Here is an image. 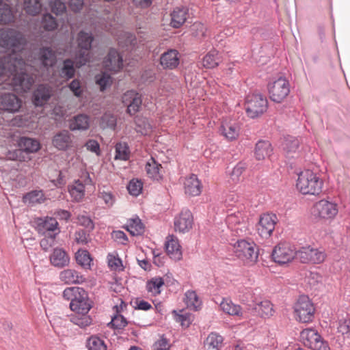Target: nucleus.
I'll list each match as a JSON object with an SVG mask.
<instances>
[{
    "instance_id": "obj_1",
    "label": "nucleus",
    "mask_w": 350,
    "mask_h": 350,
    "mask_svg": "<svg viewBox=\"0 0 350 350\" xmlns=\"http://www.w3.org/2000/svg\"><path fill=\"white\" fill-rule=\"evenodd\" d=\"M0 45L5 50L1 57L0 77L8 72L12 77V85L21 88L22 34L13 29H1Z\"/></svg>"
},
{
    "instance_id": "obj_2",
    "label": "nucleus",
    "mask_w": 350,
    "mask_h": 350,
    "mask_svg": "<svg viewBox=\"0 0 350 350\" xmlns=\"http://www.w3.org/2000/svg\"><path fill=\"white\" fill-rule=\"evenodd\" d=\"M63 297L70 301V308L75 313L89 312L92 307V302L88 297L87 292L81 287H68L63 291Z\"/></svg>"
},
{
    "instance_id": "obj_3",
    "label": "nucleus",
    "mask_w": 350,
    "mask_h": 350,
    "mask_svg": "<svg viewBox=\"0 0 350 350\" xmlns=\"http://www.w3.org/2000/svg\"><path fill=\"white\" fill-rule=\"evenodd\" d=\"M323 185V180L311 170H304L298 174L296 187L304 195H319Z\"/></svg>"
},
{
    "instance_id": "obj_4",
    "label": "nucleus",
    "mask_w": 350,
    "mask_h": 350,
    "mask_svg": "<svg viewBox=\"0 0 350 350\" xmlns=\"http://www.w3.org/2000/svg\"><path fill=\"white\" fill-rule=\"evenodd\" d=\"M94 38L92 33L83 30L78 33L77 38V48L75 52V61L77 67L85 66L90 62L91 55L90 51L92 49Z\"/></svg>"
},
{
    "instance_id": "obj_5",
    "label": "nucleus",
    "mask_w": 350,
    "mask_h": 350,
    "mask_svg": "<svg viewBox=\"0 0 350 350\" xmlns=\"http://www.w3.org/2000/svg\"><path fill=\"white\" fill-rule=\"evenodd\" d=\"M293 309L295 318L300 323H310L314 319L315 308L312 301L306 295L299 297Z\"/></svg>"
},
{
    "instance_id": "obj_6",
    "label": "nucleus",
    "mask_w": 350,
    "mask_h": 350,
    "mask_svg": "<svg viewBox=\"0 0 350 350\" xmlns=\"http://www.w3.org/2000/svg\"><path fill=\"white\" fill-rule=\"evenodd\" d=\"M268 100L261 94H249L245 98V109L248 117L256 118L267 111Z\"/></svg>"
},
{
    "instance_id": "obj_7",
    "label": "nucleus",
    "mask_w": 350,
    "mask_h": 350,
    "mask_svg": "<svg viewBox=\"0 0 350 350\" xmlns=\"http://www.w3.org/2000/svg\"><path fill=\"white\" fill-rule=\"evenodd\" d=\"M267 88L270 99L278 103L282 102L290 92L289 82L283 77L269 82Z\"/></svg>"
},
{
    "instance_id": "obj_8",
    "label": "nucleus",
    "mask_w": 350,
    "mask_h": 350,
    "mask_svg": "<svg viewBox=\"0 0 350 350\" xmlns=\"http://www.w3.org/2000/svg\"><path fill=\"white\" fill-rule=\"evenodd\" d=\"M234 252L242 260H250L252 262H256L258 256V247L256 243L253 241L249 242L245 239L237 241L234 245Z\"/></svg>"
},
{
    "instance_id": "obj_9",
    "label": "nucleus",
    "mask_w": 350,
    "mask_h": 350,
    "mask_svg": "<svg viewBox=\"0 0 350 350\" xmlns=\"http://www.w3.org/2000/svg\"><path fill=\"white\" fill-rule=\"evenodd\" d=\"M295 256V249L285 243H278L271 252L272 259L278 265H285L291 262Z\"/></svg>"
},
{
    "instance_id": "obj_10",
    "label": "nucleus",
    "mask_w": 350,
    "mask_h": 350,
    "mask_svg": "<svg viewBox=\"0 0 350 350\" xmlns=\"http://www.w3.org/2000/svg\"><path fill=\"white\" fill-rule=\"evenodd\" d=\"M338 213V204L325 199L316 202L313 206L314 215L321 219H334Z\"/></svg>"
},
{
    "instance_id": "obj_11",
    "label": "nucleus",
    "mask_w": 350,
    "mask_h": 350,
    "mask_svg": "<svg viewBox=\"0 0 350 350\" xmlns=\"http://www.w3.org/2000/svg\"><path fill=\"white\" fill-rule=\"evenodd\" d=\"M122 102L126 107V113L133 116L142 109V96L134 90H127L122 96Z\"/></svg>"
},
{
    "instance_id": "obj_12",
    "label": "nucleus",
    "mask_w": 350,
    "mask_h": 350,
    "mask_svg": "<svg viewBox=\"0 0 350 350\" xmlns=\"http://www.w3.org/2000/svg\"><path fill=\"white\" fill-rule=\"evenodd\" d=\"M278 221V217L274 213H267L261 215L256 226L258 234L264 239L270 237Z\"/></svg>"
},
{
    "instance_id": "obj_13",
    "label": "nucleus",
    "mask_w": 350,
    "mask_h": 350,
    "mask_svg": "<svg viewBox=\"0 0 350 350\" xmlns=\"http://www.w3.org/2000/svg\"><path fill=\"white\" fill-rule=\"evenodd\" d=\"M35 228L40 234H53L60 232L59 224L56 219L52 217H37L34 220Z\"/></svg>"
},
{
    "instance_id": "obj_14",
    "label": "nucleus",
    "mask_w": 350,
    "mask_h": 350,
    "mask_svg": "<svg viewBox=\"0 0 350 350\" xmlns=\"http://www.w3.org/2000/svg\"><path fill=\"white\" fill-rule=\"evenodd\" d=\"M174 224L176 232L183 234L188 232L192 228L193 224V217L191 212L187 208L183 209L175 217Z\"/></svg>"
},
{
    "instance_id": "obj_15",
    "label": "nucleus",
    "mask_w": 350,
    "mask_h": 350,
    "mask_svg": "<svg viewBox=\"0 0 350 350\" xmlns=\"http://www.w3.org/2000/svg\"><path fill=\"white\" fill-rule=\"evenodd\" d=\"M247 310L253 315H258L262 318L267 319L272 317L275 312L273 306L269 300H264L259 303L252 301L248 304Z\"/></svg>"
},
{
    "instance_id": "obj_16",
    "label": "nucleus",
    "mask_w": 350,
    "mask_h": 350,
    "mask_svg": "<svg viewBox=\"0 0 350 350\" xmlns=\"http://www.w3.org/2000/svg\"><path fill=\"white\" fill-rule=\"evenodd\" d=\"M103 64L106 70L117 72L123 67L122 56L120 55L116 49L111 48L105 58Z\"/></svg>"
},
{
    "instance_id": "obj_17",
    "label": "nucleus",
    "mask_w": 350,
    "mask_h": 350,
    "mask_svg": "<svg viewBox=\"0 0 350 350\" xmlns=\"http://www.w3.org/2000/svg\"><path fill=\"white\" fill-rule=\"evenodd\" d=\"M9 142L12 143V144H10V148L5 154L7 159L21 161L22 136L21 133L18 132L14 133Z\"/></svg>"
},
{
    "instance_id": "obj_18",
    "label": "nucleus",
    "mask_w": 350,
    "mask_h": 350,
    "mask_svg": "<svg viewBox=\"0 0 350 350\" xmlns=\"http://www.w3.org/2000/svg\"><path fill=\"white\" fill-rule=\"evenodd\" d=\"M72 137L68 130H62L54 135L52 144L57 150L66 151L72 146Z\"/></svg>"
},
{
    "instance_id": "obj_19",
    "label": "nucleus",
    "mask_w": 350,
    "mask_h": 350,
    "mask_svg": "<svg viewBox=\"0 0 350 350\" xmlns=\"http://www.w3.org/2000/svg\"><path fill=\"white\" fill-rule=\"evenodd\" d=\"M179 63V52L176 49H168L160 57V64L163 69L174 70Z\"/></svg>"
},
{
    "instance_id": "obj_20",
    "label": "nucleus",
    "mask_w": 350,
    "mask_h": 350,
    "mask_svg": "<svg viewBox=\"0 0 350 350\" xmlns=\"http://www.w3.org/2000/svg\"><path fill=\"white\" fill-rule=\"evenodd\" d=\"M189 8L185 5L175 7L170 14V25L173 28H180L187 21L189 15Z\"/></svg>"
},
{
    "instance_id": "obj_21",
    "label": "nucleus",
    "mask_w": 350,
    "mask_h": 350,
    "mask_svg": "<svg viewBox=\"0 0 350 350\" xmlns=\"http://www.w3.org/2000/svg\"><path fill=\"white\" fill-rule=\"evenodd\" d=\"M21 107V101L13 94H3L0 96V109L15 112Z\"/></svg>"
},
{
    "instance_id": "obj_22",
    "label": "nucleus",
    "mask_w": 350,
    "mask_h": 350,
    "mask_svg": "<svg viewBox=\"0 0 350 350\" xmlns=\"http://www.w3.org/2000/svg\"><path fill=\"white\" fill-rule=\"evenodd\" d=\"M50 98L49 88L44 84H40L33 92L32 102L36 107H42Z\"/></svg>"
},
{
    "instance_id": "obj_23",
    "label": "nucleus",
    "mask_w": 350,
    "mask_h": 350,
    "mask_svg": "<svg viewBox=\"0 0 350 350\" xmlns=\"http://www.w3.org/2000/svg\"><path fill=\"white\" fill-rule=\"evenodd\" d=\"M50 262L55 267L63 268L68 265L70 257L65 250L57 247L50 256Z\"/></svg>"
},
{
    "instance_id": "obj_24",
    "label": "nucleus",
    "mask_w": 350,
    "mask_h": 350,
    "mask_svg": "<svg viewBox=\"0 0 350 350\" xmlns=\"http://www.w3.org/2000/svg\"><path fill=\"white\" fill-rule=\"evenodd\" d=\"M184 186L186 194L197 196L201 193L202 185L196 174H192L187 178L185 180Z\"/></svg>"
},
{
    "instance_id": "obj_25",
    "label": "nucleus",
    "mask_w": 350,
    "mask_h": 350,
    "mask_svg": "<svg viewBox=\"0 0 350 350\" xmlns=\"http://www.w3.org/2000/svg\"><path fill=\"white\" fill-rule=\"evenodd\" d=\"M239 126L235 122H222L219 129L221 134L228 141L236 139L239 135Z\"/></svg>"
},
{
    "instance_id": "obj_26",
    "label": "nucleus",
    "mask_w": 350,
    "mask_h": 350,
    "mask_svg": "<svg viewBox=\"0 0 350 350\" xmlns=\"http://www.w3.org/2000/svg\"><path fill=\"white\" fill-rule=\"evenodd\" d=\"M90 117L84 113H80L75 116L70 120L69 129L72 131H86L90 127Z\"/></svg>"
},
{
    "instance_id": "obj_27",
    "label": "nucleus",
    "mask_w": 350,
    "mask_h": 350,
    "mask_svg": "<svg viewBox=\"0 0 350 350\" xmlns=\"http://www.w3.org/2000/svg\"><path fill=\"white\" fill-rule=\"evenodd\" d=\"M0 171L2 178L5 183H9L12 186L16 188H21L22 175L17 169L12 167L9 172H7L8 170L3 168V170Z\"/></svg>"
},
{
    "instance_id": "obj_28",
    "label": "nucleus",
    "mask_w": 350,
    "mask_h": 350,
    "mask_svg": "<svg viewBox=\"0 0 350 350\" xmlns=\"http://www.w3.org/2000/svg\"><path fill=\"white\" fill-rule=\"evenodd\" d=\"M165 243V250L170 257L175 260H179L182 258L181 246L178 241L173 235L170 236Z\"/></svg>"
},
{
    "instance_id": "obj_29",
    "label": "nucleus",
    "mask_w": 350,
    "mask_h": 350,
    "mask_svg": "<svg viewBox=\"0 0 350 350\" xmlns=\"http://www.w3.org/2000/svg\"><path fill=\"white\" fill-rule=\"evenodd\" d=\"M59 279L66 284H81L84 277L75 269H68L60 272Z\"/></svg>"
},
{
    "instance_id": "obj_30",
    "label": "nucleus",
    "mask_w": 350,
    "mask_h": 350,
    "mask_svg": "<svg viewBox=\"0 0 350 350\" xmlns=\"http://www.w3.org/2000/svg\"><path fill=\"white\" fill-rule=\"evenodd\" d=\"M46 197L42 190H33L23 195V203L29 206H35L44 203Z\"/></svg>"
},
{
    "instance_id": "obj_31",
    "label": "nucleus",
    "mask_w": 350,
    "mask_h": 350,
    "mask_svg": "<svg viewBox=\"0 0 350 350\" xmlns=\"http://www.w3.org/2000/svg\"><path fill=\"white\" fill-rule=\"evenodd\" d=\"M68 192L72 200L77 202H81L85 196V187L80 180H75L68 187Z\"/></svg>"
},
{
    "instance_id": "obj_32",
    "label": "nucleus",
    "mask_w": 350,
    "mask_h": 350,
    "mask_svg": "<svg viewBox=\"0 0 350 350\" xmlns=\"http://www.w3.org/2000/svg\"><path fill=\"white\" fill-rule=\"evenodd\" d=\"M273 151L271 144L267 140H259L255 147V157L258 160L265 159L269 157Z\"/></svg>"
},
{
    "instance_id": "obj_33",
    "label": "nucleus",
    "mask_w": 350,
    "mask_h": 350,
    "mask_svg": "<svg viewBox=\"0 0 350 350\" xmlns=\"http://www.w3.org/2000/svg\"><path fill=\"white\" fill-rule=\"evenodd\" d=\"M161 165L157 162L152 157L146 162L145 169L149 178L154 180L162 179V175L160 173Z\"/></svg>"
},
{
    "instance_id": "obj_34",
    "label": "nucleus",
    "mask_w": 350,
    "mask_h": 350,
    "mask_svg": "<svg viewBox=\"0 0 350 350\" xmlns=\"http://www.w3.org/2000/svg\"><path fill=\"white\" fill-rule=\"evenodd\" d=\"M321 335L318 331L314 328H306L300 333V337L305 346L311 347L312 345L319 339H321Z\"/></svg>"
},
{
    "instance_id": "obj_35",
    "label": "nucleus",
    "mask_w": 350,
    "mask_h": 350,
    "mask_svg": "<svg viewBox=\"0 0 350 350\" xmlns=\"http://www.w3.org/2000/svg\"><path fill=\"white\" fill-rule=\"evenodd\" d=\"M39 59L46 68L53 66L55 63V55L50 47H42L39 51Z\"/></svg>"
},
{
    "instance_id": "obj_36",
    "label": "nucleus",
    "mask_w": 350,
    "mask_h": 350,
    "mask_svg": "<svg viewBox=\"0 0 350 350\" xmlns=\"http://www.w3.org/2000/svg\"><path fill=\"white\" fill-rule=\"evenodd\" d=\"M220 308L225 313L231 316H242V308L234 304L231 300L224 299L220 304Z\"/></svg>"
},
{
    "instance_id": "obj_37",
    "label": "nucleus",
    "mask_w": 350,
    "mask_h": 350,
    "mask_svg": "<svg viewBox=\"0 0 350 350\" xmlns=\"http://www.w3.org/2000/svg\"><path fill=\"white\" fill-rule=\"evenodd\" d=\"M125 228L133 236L141 235L144 232V224L138 217L130 219Z\"/></svg>"
},
{
    "instance_id": "obj_38",
    "label": "nucleus",
    "mask_w": 350,
    "mask_h": 350,
    "mask_svg": "<svg viewBox=\"0 0 350 350\" xmlns=\"http://www.w3.org/2000/svg\"><path fill=\"white\" fill-rule=\"evenodd\" d=\"M77 263L85 269H90L92 258L87 250L79 249L75 254Z\"/></svg>"
},
{
    "instance_id": "obj_39",
    "label": "nucleus",
    "mask_w": 350,
    "mask_h": 350,
    "mask_svg": "<svg viewBox=\"0 0 350 350\" xmlns=\"http://www.w3.org/2000/svg\"><path fill=\"white\" fill-rule=\"evenodd\" d=\"M89 312H77L70 317V321L81 328H85L92 324V319Z\"/></svg>"
},
{
    "instance_id": "obj_40",
    "label": "nucleus",
    "mask_w": 350,
    "mask_h": 350,
    "mask_svg": "<svg viewBox=\"0 0 350 350\" xmlns=\"http://www.w3.org/2000/svg\"><path fill=\"white\" fill-rule=\"evenodd\" d=\"M282 146L284 152L288 156L291 153L296 152L299 146V141L295 137L288 135L284 137Z\"/></svg>"
},
{
    "instance_id": "obj_41",
    "label": "nucleus",
    "mask_w": 350,
    "mask_h": 350,
    "mask_svg": "<svg viewBox=\"0 0 350 350\" xmlns=\"http://www.w3.org/2000/svg\"><path fill=\"white\" fill-rule=\"evenodd\" d=\"M14 18L10 6L4 0H0V23H10L14 21Z\"/></svg>"
},
{
    "instance_id": "obj_42",
    "label": "nucleus",
    "mask_w": 350,
    "mask_h": 350,
    "mask_svg": "<svg viewBox=\"0 0 350 350\" xmlns=\"http://www.w3.org/2000/svg\"><path fill=\"white\" fill-rule=\"evenodd\" d=\"M129 146L126 142H118L115 146V160L127 161L130 157Z\"/></svg>"
},
{
    "instance_id": "obj_43",
    "label": "nucleus",
    "mask_w": 350,
    "mask_h": 350,
    "mask_svg": "<svg viewBox=\"0 0 350 350\" xmlns=\"http://www.w3.org/2000/svg\"><path fill=\"white\" fill-rule=\"evenodd\" d=\"M219 63L218 51L215 49L210 51L202 59L203 66L209 69L216 67Z\"/></svg>"
},
{
    "instance_id": "obj_44",
    "label": "nucleus",
    "mask_w": 350,
    "mask_h": 350,
    "mask_svg": "<svg viewBox=\"0 0 350 350\" xmlns=\"http://www.w3.org/2000/svg\"><path fill=\"white\" fill-rule=\"evenodd\" d=\"M42 9L40 0H23V10L31 16L39 14Z\"/></svg>"
},
{
    "instance_id": "obj_45",
    "label": "nucleus",
    "mask_w": 350,
    "mask_h": 350,
    "mask_svg": "<svg viewBox=\"0 0 350 350\" xmlns=\"http://www.w3.org/2000/svg\"><path fill=\"white\" fill-rule=\"evenodd\" d=\"M100 125L103 129L115 130L117 125V118L114 114L106 112L101 116Z\"/></svg>"
},
{
    "instance_id": "obj_46",
    "label": "nucleus",
    "mask_w": 350,
    "mask_h": 350,
    "mask_svg": "<svg viewBox=\"0 0 350 350\" xmlns=\"http://www.w3.org/2000/svg\"><path fill=\"white\" fill-rule=\"evenodd\" d=\"M191 35L198 41L202 40L206 36V28L200 22H195L190 27Z\"/></svg>"
},
{
    "instance_id": "obj_47",
    "label": "nucleus",
    "mask_w": 350,
    "mask_h": 350,
    "mask_svg": "<svg viewBox=\"0 0 350 350\" xmlns=\"http://www.w3.org/2000/svg\"><path fill=\"white\" fill-rule=\"evenodd\" d=\"M222 342L223 337L221 336L217 333L212 332L206 338L204 345L208 349H215L216 350H219V347L221 346Z\"/></svg>"
},
{
    "instance_id": "obj_48",
    "label": "nucleus",
    "mask_w": 350,
    "mask_h": 350,
    "mask_svg": "<svg viewBox=\"0 0 350 350\" xmlns=\"http://www.w3.org/2000/svg\"><path fill=\"white\" fill-rule=\"evenodd\" d=\"M88 350H107V345L103 340L97 336H91L86 341Z\"/></svg>"
},
{
    "instance_id": "obj_49",
    "label": "nucleus",
    "mask_w": 350,
    "mask_h": 350,
    "mask_svg": "<svg viewBox=\"0 0 350 350\" xmlns=\"http://www.w3.org/2000/svg\"><path fill=\"white\" fill-rule=\"evenodd\" d=\"M41 25L42 28L47 31H54L58 26L56 18L49 13H46L42 16Z\"/></svg>"
},
{
    "instance_id": "obj_50",
    "label": "nucleus",
    "mask_w": 350,
    "mask_h": 350,
    "mask_svg": "<svg viewBox=\"0 0 350 350\" xmlns=\"http://www.w3.org/2000/svg\"><path fill=\"white\" fill-rule=\"evenodd\" d=\"M40 148L39 141L27 137H23V152H36Z\"/></svg>"
},
{
    "instance_id": "obj_51",
    "label": "nucleus",
    "mask_w": 350,
    "mask_h": 350,
    "mask_svg": "<svg viewBox=\"0 0 350 350\" xmlns=\"http://www.w3.org/2000/svg\"><path fill=\"white\" fill-rule=\"evenodd\" d=\"M98 197L102 199L106 206L110 207L112 206L115 202L116 198L113 193L108 189H106L105 187L99 188Z\"/></svg>"
},
{
    "instance_id": "obj_52",
    "label": "nucleus",
    "mask_w": 350,
    "mask_h": 350,
    "mask_svg": "<svg viewBox=\"0 0 350 350\" xmlns=\"http://www.w3.org/2000/svg\"><path fill=\"white\" fill-rule=\"evenodd\" d=\"M61 75L62 77H66L68 79H72L75 75V69L74 62L70 59H66L63 62V66L61 69Z\"/></svg>"
},
{
    "instance_id": "obj_53",
    "label": "nucleus",
    "mask_w": 350,
    "mask_h": 350,
    "mask_svg": "<svg viewBox=\"0 0 350 350\" xmlns=\"http://www.w3.org/2000/svg\"><path fill=\"white\" fill-rule=\"evenodd\" d=\"M126 189L130 195L137 197L143 189V183L140 180L133 178L129 181Z\"/></svg>"
},
{
    "instance_id": "obj_54",
    "label": "nucleus",
    "mask_w": 350,
    "mask_h": 350,
    "mask_svg": "<svg viewBox=\"0 0 350 350\" xmlns=\"http://www.w3.org/2000/svg\"><path fill=\"white\" fill-rule=\"evenodd\" d=\"M164 284V280L162 278H154L146 284V289L148 292L154 294L161 293L160 288Z\"/></svg>"
},
{
    "instance_id": "obj_55",
    "label": "nucleus",
    "mask_w": 350,
    "mask_h": 350,
    "mask_svg": "<svg viewBox=\"0 0 350 350\" xmlns=\"http://www.w3.org/2000/svg\"><path fill=\"white\" fill-rule=\"evenodd\" d=\"M95 79L96 83L99 85L101 92L105 91L112 83L111 77L106 72L97 75Z\"/></svg>"
},
{
    "instance_id": "obj_56",
    "label": "nucleus",
    "mask_w": 350,
    "mask_h": 350,
    "mask_svg": "<svg viewBox=\"0 0 350 350\" xmlns=\"http://www.w3.org/2000/svg\"><path fill=\"white\" fill-rule=\"evenodd\" d=\"M44 238L40 240V245L41 248L44 251H48L55 243L56 237L58 232L53 233V234H43Z\"/></svg>"
},
{
    "instance_id": "obj_57",
    "label": "nucleus",
    "mask_w": 350,
    "mask_h": 350,
    "mask_svg": "<svg viewBox=\"0 0 350 350\" xmlns=\"http://www.w3.org/2000/svg\"><path fill=\"white\" fill-rule=\"evenodd\" d=\"M187 299V304L189 307H193L195 310H197L200 307L201 302L199 300L198 296L193 291H187L185 293Z\"/></svg>"
},
{
    "instance_id": "obj_58",
    "label": "nucleus",
    "mask_w": 350,
    "mask_h": 350,
    "mask_svg": "<svg viewBox=\"0 0 350 350\" xmlns=\"http://www.w3.org/2000/svg\"><path fill=\"white\" fill-rule=\"evenodd\" d=\"M49 5L51 12L57 16L63 14L66 10V4L62 0H51Z\"/></svg>"
},
{
    "instance_id": "obj_59",
    "label": "nucleus",
    "mask_w": 350,
    "mask_h": 350,
    "mask_svg": "<svg viewBox=\"0 0 350 350\" xmlns=\"http://www.w3.org/2000/svg\"><path fill=\"white\" fill-rule=\"evenodd\" d=\"M135 124L136 126V131L140 133L142 135H146L148 133L150 125L146 119L144 118H136L135 120Z\"/></svg>"
},
{
    "instance_id": "obj_60",
    "label": "nucleus",
    "mask_w": 350,
    "mask_h": 350,
    "mask_svg": "<svg viewBox=\"0 0 350 350\" xmlns=\"http://www.w3.org/2000/svg\"><path fill=\"white\" fill-rule=\"evenodd\" d=\"M311 247H303L298 251H296V257L298 258L302 263L310 262Z\"/></svg>"
},
{
    "instance_id": "obj_61",
    "label": "nucleus",
    "mask_w": 350,
    "mask_h": 350,
    "mask_svg": "<svg viewBox=\"0 0 350 350\" xmlns=\"http://www.w3.org/2000/svg\"><path fill=\"white\" fill-rule=\"evenodd\" d=\"M109 324L111 325V327L114 329H121L127 325L128 322L123 315L118 314L112 318Z\"/></svg>"
},
{
    "instance_id": "obj_62",
    "label": "nucleus",
    "mask_w": 350,
    "mask_h": 350,
    "mask_svg": "<svg viewBox=\"0 0 350 350\" xmlns=\"http://www.w3.org/2000/svg\"><path fill=\"white\" fill-rule=\"evenodd\" d=\"M108 265L111 270L122 271L124 269L122 261L119 257H116L112 254H109L107 256Z\"/></svg>"
},
{
    "instance_id": "obj_63",
    "label": "nucleus",
    "mask_w": 350,
    "mask_h": 350,
    "mask_svg": "<svg viewBox=\"0 0 350 350\" xmlns=\"http://www.w3.org/2000/svg\"><path fill=\"white\" fill-rule=\"evenodd\" d=\"M310 256V262L313 264L321 263L325 258V254L324 252L313 247H311Z\"/></svg>"
},
{
    "instance_id": "obj_64",
    "label": "nucleus",
    "mask_w": 350,
    "mask_h": 350,
    "mask_svg": "<svg viewBox=\"0 0 350 350\" xmlns=\"http://www.w3.org/2000/svg\"><path fill=\"white\" fill-rule=\"evenodd\" d=\"M338 332L342 335L350 336V319H344L339 321Z\"/></svg>"
}]
</instances>
